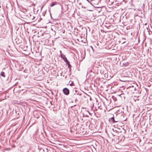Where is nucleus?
I'll return each instance as SVG.
<instances>
[{
  "mask_svg": "<svg viewBox=\"0 0 152 152\" xmlns=\"http://www.w3.org/2000/svg\"><path fill=\"white\" fill-rule=\"evenodd\" d=\"M65 62L66 63V64L67 65L68 64H69V62L67 60V61H65Z\"/></svg>",
  "mask_w": 152,
  "mask_h": 152,
  "instance_id": "nucleus-9",
  "label": "nucleus"
},
{
  "mask_svg": "<svg viewBox=\"0 0 152 152\" xmlns=\"http://www.w3.org/2000/svg\"><path fill=\"white\" fill-rule=\"evenodd\" d=\"M64 94L66 95H68L69 94V91L67 88H64L63 90Z\"/></svg>",
  "mask_w": 152,
  "mask_h": 152,
  "instance_id": "nucleus-1",
  "label": "nucleus"
},
{
  "mask_svg": "<svg viewBox=\"0 0 152 152\" xmlns=\"http://www.w3.org/2000/svg\"><path fill=\"white\" fill-rule=\"evenodd\" d=\"M80 96V95L79 94H75L73 96V98L75 99V101L76 102L77 101V98H75L76 96L78 95Z\"/></svg>",
  "mask_w": 152,
  "mask_h": 152,
  "instance_id": "nucleus-3",
  "label": "nucleus"
},
{
  "mask_svg": "<svg viewBox=\"0 0 152 152\" xmlns=\"http://www.w3.org/2000/svg\"><path fill=\"white\" fill-rule=\"evenodd\" d=\"M56 4V2H53L50 5L51 7H52L54 6V5H55Z\"/></svg>",
  "mask_w": 152,
  "mask_h": 152,
  "instance_id": "nucleus-6",
  "label": "nucleus"
},
{
  "mask_svg": "<svg viewBox=\"0 0 152 152\" xmlns=\"http://www.w3.org/2000/svg\"><path fill=\"white\" fill-rule=\"evenodd\" d=\"M73 106H72L71 107H72Z\"/></svg>",
  "mask_w": 152,
  "mask_h": 152,
  "instance_id": "nucleus-15",
  "label": "nucleus"
},
{
  "mask_svg": "<svg viewBox=\"0 0 152 152\" xmlns=\"http://www.w3.org/2000/svg\"><path fill=\"white\" fill-rule=\"evenodd\" d=\"M1 75L4 77H5L4 72H1Z\"/></svg>",
  "mask_w": 152,
  "mask_h": 152,
  "instance_id": "nucleus-5",
  "label": "nucleus"
},
{
  "mask_svg": "<svg viewBox=\"0 0 152 152\" xmlns=\"http://www.w3.org/2000/svg\"><path fill=\"white\" fill-rule=\"evenodd\" d=\"M75 92H76V90H75Z\"/></svg>",
  "mask_w": 152,
  "mask_h": 152,
  "instance_id": "nucleus-16",
  "label": "nucleus"
},
{
  "mask_svg": "<svg viewBox=\"0 0 152 152\" xmlns=\"http://www.w3.org/2000/svg\"><path fill=\"white\" fill-rule=\"evenodd\" d=\"M61 57L65 61H67V59L66 57L63 54H61Z\"/></svg>",
  "mask_w": 152,
  "mask_h": 152,
  "instance_id": "nucleus-2",
  "label": "nucleus"
},
{
  "mask_svg": "<svg viewBox=\"0 0 152 152\" xmlns=\"http://www.w3.org/2000/svg\"><path fill=\"white\" fill-rule=\"evenodd\" d=\"M112 97L113 98V99H114V96H113Z\"/></svg>",
  "mask_w": 152,
  "mask_h": 152,
  "instance_id": "nucleus-11",
  "label": "nucleus"
},
{
  "mask_svg": "<svg viewBox=\"0 0 152 152\" xmlns=\"http://www.w3.org/2000/svg\"><path fill=\"white\" fill-rule=\"evenodd\" d=\"M88 113L90 114V113L88 112Z\"/></svg>",
  "mask_w": 152,
  "mask_h": 152,
  "instance_id": "nucleus-12",
  "label": "nucleus"
},
{
  "mask_svg": "<svg viewBox=\"0 0 152 152\" xmlns=\"http://www.w3.org/2000/svg\"><path fill=\"white\" fill-rule=\"evenodd\" d=\"M110 119H111V120L113 122V123H115V122H118V121H115L114 117H111V118Z\"/></svg>",
  "mask_w": 152,
  "mask_h": 152,
  "instance_id": "nucleus-4",
  "label": "nucleus"
},
{
  "mask_svg": "<svg viewBox=\"0 0 152 152\" xmlns=\"http://www.w3.org/2000/svg\"><path fill=\"white\" fill-rule=\"evenodd\" d=\"M68 67L70 68H71V65L69 63V64H68Z\"/></svg>",
  "mask_w": 152,
  "mask_h": 152,
  "instance_id": "nucleus-7",
  "label": "nucleus"
},
{
  "mask_svg": "<svg viewBox=\"0 0 152 152\" xmlns=\"http://www.w3.org/2000/svg\"><path fill=\"white\" fill-rule=\"evenodd\" d=\"M43 7V6H42V8Z\"/></svg>",
  "mask_w": 152,
  "mask_h": 152,
  "instance_id": "nucleus-14",
  "label": "nucleus"
},
{
  "mask_svg": "<svg viewBox=\"0 0 152 152\" xmlns=\"http://www.w3.org/2000/svg\"><path fill=\"white\" fill-rule=\"evenodd\" d=\"M69 85L70 86H72L74 85V83H73V82H72L71 83H70Z\"/></svg>",
  "mask_w": 152,
  "mask_h": 152,
  "instance_id": "nucleus-8",
  "label": "nucleus"
},
{
  "mask_svg": "<svg viewBox=\"0 0 152 152\" xmlns=\"http://www.w3.org/2000/svg\"><path fill=\"white\" fill-rule=\"evenodd\" d=\"M60 53H61V51H60Z\"/></svg>",
  "mask_w": 152,
  "mask_h": 152,
  "instance_id": "nucleus-13",
  "label": "nucleus"
},
{
  "mask_svg": "<svg viewBox=\"0 0 152 152\" xmlns=\"http://www.w3.org/2000/svg\"><path fill=\"white\" fill-rule=\"evenodd\" d=\"M86 0L87 1H88V2H89V3H90V1H89V0Z\"/></svg>",
  "mask_w": 152,
  "mask_h": 152,
  "instance_id": "nucleus-10",
  "label": "nucleus"
}]
</instances>
